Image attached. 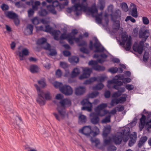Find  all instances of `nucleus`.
<instances>
[{"label":"nucleus","mask_w":151,"mask_h":151,"mask_svg":"<svg viewBox=\"0 0 151 151\" xmlns=\"http://www.w3.org/2000/svg\"><path fill=\"white\" fill-rule=\"evenodd\" d=\"M111 142V139L110 137L108 138H104V144L105 145H110Z\"/></svg>","instance_id":"obj_47"},{"label":"nucleus","mask_w":151,"mask_h":151,"mask_svg":"<svg viewBox=\"0 0 151 151\" xmlns=\"http://www.w3.org/2000/svg\"><path fill=\"white\" fill-rule=\"evenodd\" d=\"M95 42L94 44V46L95 48L94 52H103L106 51L104 47L100 43L96 37L94 38Z\"/></svg>","instance_id":"obj_7"},{"label":"nucleus","mask_w":151,"mask_h":151,"mask_svg":"<svg viewBox=\"0 0 151 151\" xmlns=\"http://www.w3.org/2000/svg\"><path fill=\"white\" fill-rule=\"evenodd\" d=\"M123 95L124 96L121 97L118 99L119 103H123L126 101V99L127 97V95L126 94H124Z\"/></svg>","instance_id":"obj_40"},{"label":"nucleus","mask_w":151,"mask_h":151,"mask_svg":"<svg viewBox=\"0 0 151 151\" xmlns=\"http://www.w3.org/2000/svg\"><path fill=\"white\" fill-rule=\"evenodd\" d=\"M32 23L35 25H37L39 23V20L37 17H35L32 19Z\"/></svg>","instance_id":"obj_63"},{"label":"nucleus","mask_w":151,"mask_h":151,"mask_svg":"<svg viewBox=\"0 0 151 151\" xmlns=\"http://www.w3.org/2000/svg\"><path fill=\"white\" fill-rule=\"evenodd\" d=\"M137 133L133 132L130 135V139L129 141L128 145L129 146H132L134 144L137 139Z\"/></svg>","instance_id":"obj_17"},{"label":"nucleus","mask_w":151,"mask_h":151,"mask_svg":"<svg viewBox=\"0 0 151 151\" xmlns=\"http://www.w3.org/2000/svg\"><path fill=\"white\" fill-rule=\"evenodd\" d=\"M104 86V85L101 83H99L93 87V90H100L102 89Z\"/></svg>","instance_id":"obj_42"},{"label":"nucleus","mask_w":151,"mask_h":151,"mask_svg":"<svg viewBox=\"0 0 151 151\" xmlns=\"http://www.w3.org/2000/svg\"><path fill=\"white\" fill-rule=\"evenodd\" d=\"M117 79L115 78L112 80H109L108 81V85L107 86L109 88H110V84H116Z\"/></svg>","instance_id":"obj_46"},{"label":"nucleus","mask_w":151,"mask_h":151,"mask_svg":"<svg viewBox=\"0 0 151 151\" xmlns=\"http://www.w3.org/2000/svg\"><path fill=\"white\" fill-rule=\"evenodd\" d=\"M113 5L112 4H111L108 6L107 7V10L108 12L113 13Z\"/></svg>","instance_id":"obj_61"},{"label":"nucleus","mask_w":151,"mask_h":151,"mask_svg":"<svg viewBox=\"0 0 151 151\" xmlns=\"http://www.w3.org/2000/svg\"><path fill=\"white\" fill-rule=\"evenodd\" d=\"M83 73L79 77L80 80H82L88 77L92 72V69L88 68H82Z\"/></svg>","instance_id":"obj_10"},{"label":"nucleus","mask_w":151,"mask_h":151,"mask_svg":"<svg viewBox=\"0 0 151 151\" xmlns=\"http://www.w3.org/2000/svg\"><path fill=\"white\" fill-rule=\"evenodd\" d=\"M121 11L119 9L116 10L114 13L111 14V19L113 20V19H116L118 18H120L121 17Z\"/></svg>","instance_id":"obj_24"},{"label":"nucleus","mask_w":151,"mask_h":151,"mask_svg":"<svg viewBox=\"0 0 151 151\" xmlns=\"http://www.w3.org/2000/svg\"><path fill=\"white\" fill-rule=\"evenodd\" d=\"M18 52L19 54V56L20 57L19 60H22L24 59V56H27L28 55L29 51L26 48L23 49L22 51H18Z\"/></svg>","instance_id":"obj_18"},{"label":"nucleus","mask_w":151,"mask_h":151,"mask_svg":"<svg viewBox=\"0 0 151 151\" xmlns=\"http://www.w3.org/2000/svg\"><path fill=\"white\" fill-rule=\"evenodd\" d=\"M71 35V33H69L68 34L65 33L62 34L60 37V39L64 40L67 39H68V41L69 42V40L70 38Z\"/></svg>","instance_id":"obj_34"},{"label":"nucleus","mask_w":151,"mask_h":151,"mask_svg":"<svg viewBox=\"0 0 151 151\" xmlns=\"http://www.w3.org/2000/svg\"><path fill=\"white\" fill-rule=\"evenodd\" d=\"M142 21L143 23L145 24H148L149 23V20L146 17H143L142 18Z\"/></svg>","instance_id":"obj_60"},{"label":"nucleus","mask_w":151,"mask_h":151,"mask_svg":"<svg viewBox=\"0 0 151 151\" xmlns=\"http://www.w3.org/2000/svg\"><path fill=\"white\" fill-rule=\"evenodd\" d=\"M97 63V61L91 60L89 61L88 64L89 65H92L93 68L96 70L103 71L104 70L105 67L98 65Z\"/></svg>","instance_id":"obj_8"},{"label":"nucleus","mask_w":151,"mask_h":151,"mask_svg":"<svg viewBox=\"0 0 151 151\" xmlns=\"http://www.w3.org/2000/svg\"><path fill=\"white\" fill-rule=\"evenodd\" d=\"M119 103L118 99H114L111 100L110 103V105L111 106H114V105L117 104Z\"/></svg>","instance_id":"obj_54"},{"label":"nucleus","mask_w":151,"mask_h":151,"mask_svg":"<svg viewBox=\"0 0 151 151\" xmlns=\"http://www.w3.org/2000/svg\"><path fill=\"white\" fill-rule=\"evenodd\" d=\"M146 119V116L144 115H142L141 117L139 119L140 122L139 124V127L140 131H142L144 127L145 123V121Z\"/></svg>","instance_id":"obj_21"},{"label":"nucleus","mask_w":151,"mask_h":151,"mask_svg":"<svg viewBox=\"0 0 151 151\" xmlns=\"http://www.w3.org/2000/svg\"><path fill=\"white\" fill-rule=\"evenodd\" d=\"M111 129V126L110 125L107 126L105 127V129L103 132V135L104 137H106L108 134L109 133Z\"/></svg>","instance_id":"obj_37"},{"label":"nucleus","mask_w":151,"mask_h":151,"mask_svg":"<svg viewBox=\"0 0 151 151\" xmlns=\"http://www.w3.org/2000/svg\"><path fill=\"white\" fill-rule=\"evenodd\" d=\"M122 42H120L121 45L124 47L126 51H129L131 49L132 44V40L131 38H129L127 42L126 46L124 47L126 41L128 38V36L125 34H122Z\"/></svg>","instance_id":"obj_5"},{"label":"nucleus","mask_w":151,"mask_h":151,"mask_svg":"<svg viewBox=\"0 0 151 151\" xmlns=\"http://www.w3.org/2000/svg\"><path fill=\"white\" fill-rule=\"evenodd\" d=\"M34 86L37 89L38 95L37 101L40 106H43L45 103V101L43 97L44 92L41 90L40 87L37 84H35Z\"/></svg>","instance_id":"obj_4"},{"label":"nucleus","mask_w":151,"mask_h":151,"mask_svg":"<svg viewBox=\"0 0 151 151\" xmlns=\"http://www.w3.org/2000/svg\"><path fill=\"white\" fill-rule=\"evenodd\" d=\"M6 16L11 19L16 18L18 17L17 15L12 11H8L5 12Z\"/></svg>","instance_id":"obj_25"},{"label":"nucleus","mask_w":151,"mask_h":151,"mask_svg":"<svg viewBox=\"0 0 151 151\" xmlns=\"http://www.w3.org/2000/svg\"><path fill=\"white\" fill-rule=\"evenodd\" d=\"M75 94L76 95H81L85 93V88L83 86H79L75 89Z\"/></svg>","instance_id":"obj_20"},{"label":"nucleus","mask_w":151,"mask_h":151,"mask_svg":"<svg viewBox=\"0 0 151 151\" xmlns=\"http://www.w3.org/2000/svg\"><path fill=\"white\" fill-rule=\"evenodd\" d=\"M116 147L114 145L109 146L107 148V151H115L116 150Z\"/></svg>","instance_id":"obj_64"},{"label":"nucleus","mask_w":151,"mask_h":151,"mask_svg":"<svg viewBox=\"0 0 151 151\" xmlns=\"http://www.w3.org/2000/svg\"><path fill=\"white\" fill-rule=\"evenodd\" d=\"M99 115L95 113H92L90 114V119L92 123L94 124H98L99 121V118L98 116Z\"/></svg>","instance_id":"obj_11"},{"label":"nucleus","mask_w":151,"mask_h":151,"mask_svg":"<svg viewBox=\"0 0 151 151\" xmlns=\"http://www.w3.org/2000/svg\"><path fill=\"white\" fill-rule=\"evenodd\" d=\"M99 132V128L96 126H94L93 129V131L91 130V133H93V135L94 136H96L98 134Z\"/></svg>","instance_id":"obj_39"},{"label":"nucleus","mask_w":151,"mask_h":151,"mask_svg":"<svg viewBox=\"0 0 151 151\" xmlns=\"http://www.w3.org/2000/svg\"><path fill=\"white\" fill-rule=\"evenodd\" d=\"M39 14L41 16H45L48 14V12L46 9H42L39 11Z\"/></svg>","instance_id":"obj_50"},{"label":"nucleus","mask_w":151,"mask_h":151,"mask_svg":"<svg viewBox=\"0 0 151 151\" xmlns=\"http://www.w3.org/2000/svg\"><path fill=\"white\" fill-rule=\"evenodd\" d=\"M99 94V93L98 91L93 92L91 93H89L88 95V97L89 98H93L97 96Z\"/></svg>","instance_id":"obj_48"},{"label":"nucleus","mask_w":151,"mask_h":151,"mask_svg":"<svg viewBox=\"0 0 151 151\" xmlns=\"http://www.w3.org/2000/svg\"><path fill=\"white\" fill-rule=\"evenodd\" d=\"M68 0L65 1V2L63 4H59L58 6V7H59L60 9L63 8L65 6H67L68 5Z\"/></svg>","instance_id":"obj_59"},{"label":"nucleus","mask_w":151,"mask_h":151,"mask_svg":"<svg viewBox=\"0 0 151 151\" xmlns=\"http://www.w3.org/2000/svg\"><path fill=\"white\" fill-rule=\"evenodd\" d=\"M78 119V122L80 124L85 123L87 121L86 116L82 114H81L79 115Z\"/></svg>","instance_id":"obj_33"},{"label":"nucleus","mask_w":151,"mask_h":151,"mask_svg":"<svg viewBox=\"0 0 151 151\" xmlns=\"http://www.w3.org/2000/svg\"><path fill=\"white\" fill-rule=\"evenodd\" d=\"M129 20L130 21L134 23L136 22L135 19L130 16H127L125 19V21L127 22Z\"/></svg>","instance_id":"obj_56"},{"label":"nucleus","mask_w":151,"mask_h":151,"mask_svg":"<svg viewBox=\"0 0 151 151\" xmlns=\"http://www.w3.org/2000/svg\"><path fill=\"white\" fill-rule=\"evenodd\" d=\"M38 83L40 86L42 88H44L47 85L45 79L44 78L41 79L38 81Z\"/></svg>","instance_id":"obj_36"},{"label":"nucleus","mask_w":151,"mask_h":151,"mask_svg":"<svg viewBox=\"0 0 151 151\" xmlns=\"http://www.w3.org/2000/svg\"><path fill=\"white\" fill-rule=\"evenodd\" d=\"M149 35V31L148 29H141L139 33V37L142 38V40L140 41L139 44L138 45L137 43H134L133 47V50L135 52L141 54L143 50L144 44L146 41Z\"/></svg>","instance_id":"obj_1"},{"label":"nucleus","mask_w":151,"mask_h":151,"mask_svg":"<svg viewBox=\"0 0 151 151\" xmlns=\"http://www.w3.org/2000/svg\"><path fill=\"white\" fill-rule=\"evenodd\" d=\"M60 32L59 30H54L52 35L53 36L54 39L58 40H59V35L60 34Z\"/></svg>","instance_id":"obj_29"},{"label":"nucleus","mask_w":151,"mask_h":151,"mask_svg":"<svg viewBox=\"0 0 151 151\" xmlns=\"http://www.w3.org/2000/svg\"><path fill=\"white\" fill-rule=\"evenodd\" d=\"M108 71L111 73H116L118 71V68L116 67H112L109 68Z\"/></svg>","instance_id":"obj_52"},{"label":"nucleus","mask_w":151,"mask_h":151,"mask_svg":"<svg viewBox=\"0 0 151 151\" xmlns=\"http://www.w3.org/2000/svg\"><path fill=\"white\" fill-rule=\"evenodd\" d=\"M60 91L66 95H70L73 93V89L68 85H64L60 88Z\"/></svg>","instance_id":"obj_9"},{"label":"nucleus","mask_w":151,"mask_h":151,"mask_svg":"<svg viewBox=\"0 0 151 151\" xmlns=\"http://www.w3.org/2000/svg\"><path fill=\"white\" fill-rule=\"evenodd\" d=\"M68 61L72 63H77L79 61V58L77 57L73 56L69 58Z\"/></svg>","instance_id":"obj_35"},{"label":"nucleus","mask_w":151,"mask_h":151,"mask_svg":"<svg viewBox=\"0 0 151 151\" xmlns=\"http://www.w3.org/2000/svg\"><path fill=\"white\" fill-rule=\"evenodd\" d=\"M79 132L87 137L90 136L91 133V127L90 126H85L81 129H80Z\"/></svg>","instance_id":"obj_12"},{"label":"nucleus","mask_w":151,"mask_h":151,"mask_svg":"<svg viewBox=\"0 0 151 151\" xmlns=\"http://www.w3.org/2000/svg\"><path fill=\"white\" fill-rule=\"evenodd\" d=\"M80 73V70L77 68H75L71 73V77L74 78L78 76Z\"/></svg>","instance_id":"obj_32"},{"label":"nucleus","mask_w":151,"mask_h":151,"mask_svg":"<svg viewBox=\"0 0 151 151\" xmlns=\"http://www.w3.org/2000/svg\"><path fill=\"white\" fill-rule=\"evenodd\" d=\"M53 84L55 88H59L60 90V88L63 87L62 84L60 82H55Z\"/></svg>","instance_id":"obj_53"},{"label":"nucleus","mask_w":151,"mask_h":151,"mask_svg":"<svg viewBox=\"0 0 151 151\" xmlns=\"http://www.w3.org/2000/svg\"><path fill=\"white\" fill-rule=\"evenodd\" d=\"M116 19H113L112 20L114 22L113 26V28L114 29L117 30L119 29L120 25V22L119 20H116Z\"/></svg>","instance_id":"obj_28"},{"label":"nucleus","mask_w":151,"mask_h":151,"mask_svg":"<svg viewBox=\"0 0 151 151\" xmlns=\"http://www.w3.org/2000/svg\"><path fill=\"white\" fill-rule=\"evenodd\" d=\"M43 47L44 49L48 50L50 52L49 53L50 55L54 56L57 54V52L56 50L54 49H51V46L48 43H45V45H44Z\"/></svg>","instance_id":"obj_15"},{"label":"nucleus","mask_w":151,"mask_h":151,"mask_svg":"<svg viewBox=\"0 0 151 151\" xmlns=\"http://www.w3.org/2000/svg\"><path fill=\"white\" fill-rule=\"evenodd\" d=\"M87 11L92 14V16L93 17H94L93 15V14H97L98 13V10L96 8V5L95 4H93L91 6V7L88 8V4H87V10L85 12H86Z\"/></svg>","instance_id":"obj_22"},{"label":"nucleus","mask_w":151,"mask_h":151,"mask_svg":"<svg viewBox=\"0 0 151 151\" xmlns=\"http://www.w3.org/2000/svg\"><path fill=\"white\" fill-rule=\"evenodd\" d=\"M90 140L92 144L95 143L96 146H97L100 144V140L98 139H93L91 138L90 139Z\"/></svg>","instance_id":"obj_44"},{"label":"nucleus","mask_w":151,"mask_h":151,"mask_svg":"<svg viewBox=\"0 0 151 151\" xmlns=\"http://www.w3.org/2000/svg\"><path fill=\"white\" fill-rule=\"evenodd\" d=\"M96 80L97 79L96 77H92L90 78L89 80L85 81L84 82V84H89L96 81Z\"/></svg>","instance_id":"obj_38"},{"label":"nucleus","mask_w":151,"mask_h":151,"mask_svg":"<svg viewBox=\"0 0 151 151\" xmlns=\"http://www.w3.org/2000/svg\"><path fill=\"white\" fill-rule=\"evenodd\" d=\"M47 39L45 38H42L39 39L37 41V44L38 45H41L46 42Z\"/></svg>","instance_id":"obj_45"},{"label":"nucleus","mask_w":151,"mask_h":151,"mask_svg":"<svg viewBox=\"0 0 151 151\" xmlns=\"http://www.w3.org/2000/svg\"><path fill=\"white\" fill-rule=\"evenodd\" d=\"M81 104L84 106L82 108V110L91 111L92 110V104L90 102L88 99H83L81 102Z\"/></svg>","instance_id":"obj_6"},{"label":"nucleus","mask_w":151,"mask_h":151,"mask_svg":"<svg viewBox=\"0 0 151 151\" xmlns=\"http://www.w3.org/2000/svg\"><path fill=\"white\" fill-rule=\"evenodd\" d=\"M146 127L147 131H149V129L151 128V119L147 122L146 124Z\"/></svg>","instance_id":"obj_58"},{"label":"nucleus","mask_w":151,"mask_h":151,"mask_svg":"<svg viewBox=\"0 0 151 151\" xmlns=\"http://www.w3.org/2000/svg\"><path fill=\"white\" fill-rule=\"evenodd\" d=\"M80 40L79 38L78 37H75L74 35H71L70 38L69 40V43L70 45H73V40H75V41L77 43L79 42Z\"/></svg>","instance_id":"obj_30"},{"label":"nucleus","mask_w":151,"mask_h":151,"mask_svg":"<svg viewBox=\"0 0 151 151\" xmlns=\"http://www.w3.org/2000/svg\"><path fill=\"white\" fill-rule=\"evenodd\" d=\"M52 5H48L47 6L48 10L51 13L54 14H56V12L55 10L54 7L58 6L59 2L58 1H54L53 2Z\"/></svg>","instance_id":"obj_13"},{"label":"nucleus","mask_w":151,"mask_h":151,"mask_svg":"<svg viewBox=\"0 0 151 151\" xmlns=\"http://www.w3.org/2000/svg\"><path fill=\"white\" fill-rule=\"evenodd\" d=\"M87 0H82L81 3L75 4L70 8L67 9V12L70 13L72 11H74L76 15L78 16L82 13V10L86 12L87 10Z\"/></svg>","instance_id":"obj_3"},{"label":"nucleus","mask_w":151,"mask_h":151,"mask_svg":"<svg viewBox=\"0 0 151 151\" xmlns=\"http://www.w3.org/2000/svg\"><path fill=\"white\" fill-rule=\"evenodd\" d=\"M107 106L106 103H102L98 105L95 109V111L97 113H99L100 111L106 108Z\"/></svg>","instance_id":"obj_23"},{"label":"nucleus","mask_w":151,"mask_h":151,"mask_svg":"<svg viewBox=\"0 0 151 151\" xmlns=\"http://www.w3.org/2000/svg\"><path fill=\"white\" fill-rule=\"evenodd\" d=\"M122 94L121 92L118 91H117L114 93L112 95V97L114 98H118Z\"/></svg>","instance_id":"obj_57"},{"label":"nucleus","mask_w":151,"mask_h":151,"mask_svg":"<svg viewBox=\"0 0 151 151\" xmlns=\"http://www.w3.org/2000/svg\"><path fill=\"white\" fill-rule=\"evenodd\" d=\"M130 10L132 16L137 18L138 17L137 12L136 5L134 4L131 3L130 4Z\"/></svg>","instance_id":"obj_16"},{"label":"nucleus","mask_w":151,"mask_h":151,"mask_svg":"<svg viewBox=\"0 0 151 151\" xmlns=\"http://www.w3.org/2000/svg\"><path fill=\"white\" fill-rule=\"evenodd\" d=\"M105 6V2L104 0H99L98 7L101 10H103Z\"/></svg>","instance_id":"obj_31"},{"label":"nucleus","mask_w":151,"mask_h":151,"mask_svg":"<svg viewBox=\"0 0 151 151\" xmlns=\"http://www.w3.org/2000/svg\"><path fill=\"white\" fill-rule=\"evenodd\" d=\"M44 96H45V98L46 100H49L51 99V96L49 92H47L45 93H44Z\"/></svg>","instance_id":"obj_55"},{"label":"nucleus","mask_w":151,"mask_h":151,"mask_svg":"<svg viewBox=\"0 0 151 151\" xmlns=\"http://www.w3.org/2000/svg\"><path fill=\"white\" fill-rule=\"evenodd\" d=\"M39 67L35 65H31L29 68V70L32 73H36L38 72L39 70Z\"/></svg>","instance_id":"obj_26"},{"label":"nucleus","mask_w":151,"mask_h":151,"mask_svg":"<svg viewBox=\"0 0 151 151\" xmlns=\"http://www.w3.org/2000/svg\"><path fill=\"white\" fill-rule=\"evenodd\" d=\"M147 137L146 136H144L141 137L138 144V147H141L147 141Z\"/></svg>","instance_id":"obj_27"},{"label":"nucleus","mask_w":151,"mask_h":151,"mask_svg":"<svg viewBox=\"0 0 151 151\" xmlns=\"http://www.w3.org/2000/svg\"><path fill=\"white\" fill-rule=\"evenodd\" d=\"M63 96L60 94L56 95L55 98L58 100H61L59 102L61 105L60 106L58 104L57 105V110L62 118H63L65 114V108L66 106H69L71 105V102L70 99H62Z\"/></svg>","instance_id":"obj_2"},{"label":"nucleus","mask_w":151,"mask_h":151,"mask_svg":"<svg viewBox=\"0 0 151 151\" xmlns=\"http://www.w3.org/2000/svg\"><path fill=\"white\" fill-rule=\"evenodd\" d=\"M53 31L54 30H53L52 28L49 25L45 26V32H49L52 34Z\"/></svg>","instance_id":"obj_49"},{"label":"nucleus","mask_w":151,"mask_h":151,"mask_svg":"<svg viewBox=\"0 0 151 151\" xmlns=\"http://www.w3.org/2000/svg\"><path fill=\"white\" fill-rule=\"evenodd\" d=\"M110 118L111 116L108 115L101 121V122L103 123H104L110 122Z\"/></svg>","instance_id":"obj_51"},{"label":"nucleus","mask_w":151,"mask_h":151,"mask_svg":"<svg viewBox=\"0 0 151 151\" xmlns=\"http://www.w3.org/2000/svg\"><path fill=\"white\" fill-rule=\"evenodd\" d=\"M121 6L122 10L126 12L128 10V8L127 4L125 2H123L121 4Z\"/></svg>","instance_id":"obj_43"},{"label":"nucleus","mask_w":151,"mask_h":151,"mask_svg":"<svg viewBox=\"0 0 151 151\" xmlns=\"http://www.w3.org/2000/svg\"><path fill=\"white\" fill-rule=\"evenodd\" d=\"M33 26L31 24H28L27 25L26 28L24 31V34L26 35H29L32 33Z\"/></svg>","instance_id":"obj_19"},{"label":"nucleus","mask_w":151,"mask_h":151,"mask_svg":"<svg viewBox=\"0 0 151 151\" xmlns=\"http://www.w3.org/2000/svg\"><path fill=\"white\" fill-rule=\"evenodd\" d=\"M123 138V134L122 132H117L116 135L113 137V140L116 144H121Z\"/></svg>","instance_id":"obj_14"},{"label":"nucleus","mask_w":151,"mask_h":151,"mask_svg":"<svg viewBox=\"0 0 151 151\" xmlns=\"http://www.w3.org/2000/svg\"><path fill=\"white\" fill-rule=\"evenodd\" d=\"M102 15V13H101L95 16L96 18V21L97 23L98 24H101V23L102 20L100 17H101Z\"/></svg>","instance_id":"obj_41"},{"label":"nucleus","mask_w":151,"mask_h":151,"mask_svg":"<svg viewBox=\"0 0 151 151\" xmlns=\"http://www.w3.org/2000/svg\"><path fill=\"white\" fill-rule=\"evenodd\" d=\"M62 74V73L60 69H58L56 71L55 75L57 77L59 78L61 77Z\"/></svg>","instance_id":"obj_62"}]
</instances>
